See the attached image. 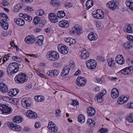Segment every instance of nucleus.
Returning a JSON list of instances; mask_svg holds the SVG:
<instances>
[{
    "instance_id": "nucleus-1",
    "label": "nucleus",
    "mask_w": 133,
    "mask_h": 133,
    "mask_svg": "<svg viewBox=\"0 0 133 133\" xmlns=\"http://www.w3.org/2000/svg\"><path fill=\"white\" fill-rule=\"evenodd\" d=\"M28 79L27 75L24 73H21L16 75L14 79L15 82L18 84L23 83L26 82Z\"/></svg>"
},
{
    "instance_id": "nucleus-2",
    "label": "nucleus",
    "mask_w": 133,
    "mask_h": 133,
    "mask_svg": "<svg viewBox=\"0 0 133 133\" xmlns=\"http://www.w3.org/2000/svg\"><path fill=\"white\" fill-rule=\"evenodd\" d=\"M47 59L49 61H55L58 60L59 57V55L55 51H49L46 54Z\"/></svg>"
},
{
    "instance_id": "nucleus-3",
    "label": "nucleus",
    "mask_w": 133,
    "mask_h": 133,
    "mask_svg": "<svg viewBox=\"0 0 133 133\" xmlns=\"http://www.w3.org/2000/svg\"><path fill=\"white\" fill-rule=\"evenodd\" d=\"M11 111V109L5 104H2L0 106V113L9 114Z\"/></svg>"
},
{
    "instance_id": "nucleus-4",
    "label": "nucleus",
    "mask_w": 133,
    "mask_h": 133,
    "mask_svg": "<svg viewBox=\"0 0 133 133\" xmlns=\"http://www.w3.org/2000/svg\"><path fill=\"white\" fill-rule=\"evenodd\" d=\"M86 64L87 67L91 69H95L97 65L96 62L92 59H90L86 62Z\"/></svg>"
},
{
    "instance_id": "nucleus-5",
    "label": "nucleus",
    "mask_w": 133,
    "mask_h": 133,
    "mask_svg": "<svg viewBox=\"0 0 133 133\" xmlns=\"http://www.w3.org/2000/svg\"><path fill=\"white\" fill-rule=\"evenodd\" d=\"M31 99L29 98H23L21 101L22 106L24 108L28 109L29 108L31 105Z\"/></svg>"
},
{
    "instance_id": "nucleus-6",
    "label": "nucleus",
    "mask_w": 133,
    "mask_h": 133,
    "mask_svg": "<svg viewBox=\"0 0 133 133\" xmlns=\"http://www.w3.org/2000/svg\"><path fill=\"white\" fill-rule=\"evenodd\" d=\"M92 14L94 17L98 19H102L104 17V13L102 10L98 9L96 11H94L92 12Z\"/></svg>"
},
{
    "instance_id": "nucleus-7",
    "label": "nucleus",
    "mask_w": 133,
    "mask_h": 133,
    "mask_svg": "<svg viewBox=\"0 0 133 133\" xmlns=\"http://www.w3.org/2000/svg\"><path fill=\"white\" fill-rule=\"evenodd\" d=\"M87 79L84 78L79 76L76 79V82L77 85L79 86L82 87L86 83Z\"/></svg>"
},
{
    "instance_id": "nucleus-8",
    "label": "nucleus",
    "mask_w": 133,
    "mask_h": 133,
    "mask_svg": "<svg viewBox=\"0 0 133 133\" xmlns=\"http://www.w3.org/2000/svg\"><path fill=\"white\" fill-rule=\"evenodd\" d=\"M8 126L11 129L15 131H19L22 128L20 126L16 124H15L12 123L10 122L8 123Z\"/></svg>"
},
{
    "instance_id": "nucleus-9",
    "label": "nucleus",
    "mask_w": 133,
    "mask_h": 133,
    "mask_svg": "<svg viewBox=\"0 0 133 133\" xmlns=\"http://www.w3.org/2000/svg\"><path fill=\"white\" fill-rule=\"evenodd\" d=\"M117 1L116 0H113L112 1H110L106 4V6L112 10H115L117 7L116 4Z\"/></svg>"
},
{
    "instance_id": "nucleus-10",
    "label": "nucleus",
    "mask_w": 133,
    "mask_h": 133,
    "mask_svg": "<svg viewBox=\"0 0 133 133\" xmlns=\"http://www.w3.org/2000/svg\"><path fill=\"white\" fill-rule=\"evenodd\" d=\"M59 51L63 54H66L68 52V47L65 45L60 44L58 46Z\"/></svg>"
},
{
    "instance_id": "nucleus-11",
    "label": "nucleus",
    "mask_w": 133,
    "mask_h": 133,
    "mask_svg": "<svg viewBox=\"0 0 133 133\" xmlns=\"http://www.w3.org/2000/svg\"><path fill=\"white\" fill-rule=\"evenodd\" d=\"M133 67L132 66L124 68L121 70V72L124 75L131 74L133 72Z\"/></svg>"
},
{
    "instance_id": "nucleus-12",
    "label": "nucleus",
    "mask_w": 133,
    "mask_h": 133,
    "mask_svg": "<svg viewBox=\"0 0 133 133\" xmlns=\"http://www.w3.org/2000/svg\"><path fill=\"white\" fill-rule=\"evenodd\" d=\"M26 115L29 118L32 119L36 118L37 117V114L30 110L27 111L26 112Z\"/></svg>"
},
{
    "instance_id": "nucleus-13",
    "label": "nucleus",
    "mask_w": 133,
    "mask_h": 133,
    "mask_svg": "<svg viewBox=\"0 0 133 133\" xmlns=\"http://www.w3.org/2000/svg\"><path fill=\"white\" fill-rule=\"evenodd\" d=\"M24 40L26 43L30 44L33 43L35 41V39L33 35H29L25 37Z\"/></svg>"
},
{
    "instance_id": "nucleus-14",
    "label": "nucleus",
    "mask_w": 133,
    "mask_h": 133,
    "mask_svg": "<svg viewBox=\"0 0 133 133\" xmlns=\"http://www.w3.org/2000/svg\"><path fill=\"white\" fill-rule=\"evenodd\" d=\"M115 61L118 64L122 65L124 63V60L123 56L121 55H118L116 56Z\"/></svg>"
},
{
    "instance_id": "nucleus-15",
    "label": "nucleus",
    "mask_w": 133,
    "mask_h": 133,
    "mask_svg": "<svg viewBox=\"0 0 133 133\" xmlns=\"http://www.w3.org/2000/svg\"><path fill=\"white\" fill-rule=\"evenodd\" d=\"M59 71L57 70H52L48 71L46 73V75L50 77H53L57 75Z\"/></svg>"
},
{
    "instance_id": "nucleus-16",
    "label": "nucleus",
    "mask_w": 133,
    "mask_h": 133,
    "mask_svg": "<svg viewBox=\"0 0 133 133\" xmlns=\"http://www.w3.org/2000/svg\"><path fill=\"white\" fill-rule=\"evenodd\" d=\"M49 18L50 21L54 23H57L58 18L56 17V15L55 13H51L49 15Z\"/></svg>"
},
{
    "instance_id": "nucleus-17",
    "label": "nucleus",
    "mask_w": 133,
    "mask_h": 133,
    "mask_svg": "<svg viewBox=\"0 0 133 133\" xmlns=\"http://www.w3.org/2000/svg\"><path fill=\"white\" fill-rule=\"evenodd\" d=\"M119 92L118 90L116 88H114L112 90L111 92V96L113 98H116L118 96Z\"/></svg>"
},
{
    "instance_id": "nucleus-18",
    "label": "nucleus",
    "mask_w": 133,
    "mask_h": 133,
    "mask_svg": "<svg viewBox=\"0 0 133 133\" xmlns=\"http://www.w3.org/2000/svg\"><path fill=\"white\" fill-rule=\"evenodd\" d=\"M129 98L128 96H125L120 97L117 101L118 103L120 104H121L126 102Z\"/></svg>"
},
{
    "instance_id": "nucleus-19",
    "label": "nucleus",
    "mask_w": 133,
    "mask_h": 133,
    "mask_svg": "<svg viewBox=\"0 0 133 133\" xmlns=\"http://www.w3.org/2000/svg\"><path fill=\"white\" fill-rule=\"evenodd\" d=\"M59 25L61 28H67L69 26V23L66 20H63L59 22Z\"/></svg>"
},
{
    "instance_id": "nucleus-20",
    "label": "nucleus",
    "mask_w": 133,
    "mask_h": 133,
    "mask_svg": "<svg viewBox=\"0 0 133 133\" xmlns=\"http://www.w3.org/2000/svg\"><path fill=\"white\" fill-rule=\"evenodd\" d=\"M87 113L89 116L92 117L94 116L95 114L96 111L95 109L91 107H89L88 108Z\"/></svg>"
},
{
    "instance_id": "nucleus-21",
    "label": "nucleus",
    "mask_w": 133,
    "mask_h": 133,
    "mask_svg": "<svg viewBox=\"0 0 133 133\" xmlns=\"http://www.w3.org/2000/svg\"><path fill=\"white\" fill-rule=\"evenodd\" d=\"M8 88L7 86L4 83H0V91L3 93L6 92L8 91Z\"/></svg>"
},
{
    "instance_id": "nucleus-22",
    "label": "nucleus",
    "mask_w": 133,
    "mask_h": 133,
    "mask_svg": "<svg viewBox=\"0 0 133 133\" xmlns=\"http://www.w3.org/2000/svg\"><path fill=\"white\" fill-rule=\"evenodd\" d=\"M9 65L11 66V68H13V70L15 72V73L19 71V67L17 63L13 62L10 63Z\"/></svg>"
},
{
    "instance_id": "nucleus-23",
    "label": "nucleus",
    "mask_w": 133,
    "mask_h": 133,
    "mask_svg": "<svg viewBox=\"0 0 133 133\" xmlns=\"http://www.w3.org/2000/svg\"><path fill=\"white\" fill-rule=\"evenodd\" d=\"M44 39V37L42 35H41L37 37L35 39V41L37 45L41 46L43 44V40Z\"/></svg>"
},
{
    "instance_id": "nucleus-24",
    "label": "nucleus",
    "mask_w": 133,
    "mask_h": 133,
    "mask_svg": "<svg viewBox=\"0 0 133 133\" xmlns=\"http://www.w3.org/2000/svg\"><path fill=\"white\" fill-rule=\"evenodd\" d=\"M70 69L68 66L64 67L61 73V75L62 76L64 77L66 75L69 73Z\"/></svg>"
},
{
    "instance_id": "nucleus-25",
    "label": "nucleus",
    "mask_w": 133,
    "mask_h": 133,
    "mask_svg": "<svg viewBox=\"0 0 133 133\" xmlns=\"http://www.w3.org/2000/svg\"><path fill=\"white\" fill-rule=\"evenodd\" d=\"M14 21L17 25L19 26H23L25 24L24 20L21 18H15L14 19Z\"/></svg>"
},
{
    "instance_id": "nucleus-26",
    "label": "nucleus",
    "mask_w": 133,
    "mask_h": 133,
    "mask_svg": "<svg viewBox=\"0 0 133 133\" xmlns=\"http://www.w3.org/2000/svg\"><path fill=\"white\" fill-rule=\"evenodd\" d=\"M88 38L91 41H95L97 38L98 36L96 34L94 35L93 32H91L89 34Z\"/></svg>"
},
{
    "instance_id": "nucleus-27",
    "label": "nucleus",
    "mask_w": 133,
    "mask_h": 133,
    "mask_svg": "<svg viewBox=\"0 0 133 133\" xmlns=\"http://www.w3.org/2000/svg\"><path fill=\"white\" fill-rule=\"evenodd\" d=\"M89 55V53L86 50H83L81 52V56L83 59H85L88 57Z\"/></svg>"
},
{
    "instance_id": "nucleus-28",
    "label": "nucleus",
    "mask_w": 133,
    "mask_h": 133,
    "mask_svg": "<svg viewBox=\"0 0 133 133\" xmlns=\"http://www.w3.org/2000/svg\"><path fill=\"white\" fill-rule=\"evenodd\" d=\"M13 121L17 123H19L23 121V118L19 116H17L14 117L13 119Z\"/></svg>"
},
{
    "instance_id": "nucleus-29",
    "label": "nucleus",
    "mask_w": 133,
    "mask_h": 133,
    "mask_svg": "<svg viewBox=\"0 0 133 133\" xmlns=\"http://www.w3.org/2000/svg\"><path fill=\"white\" fill-rule=\"evenodd\" d=\"M73 29L75 30V32L77 34H81L82 32L81 29L77 25H75Z\"/></svg>"
},
{
    "instance_id": "nucleus-30",
    "label": "nucleus",
    "mask_w": 133,
    "mask_h": 133,
    "mask_svg": "<svg viewBox=\"0 0 133 133\" xmlns=\"http://www.w3.org/2000/svg\"><path fill=\"white\" fill-rule=\"evenodd\" d=\"M11 66L9 65L7 68V71L8 75H11L12 74L15 73V72L14 71L13 68H11Z\"/></svg>"
},
{
    "instance_id": "nucleus-31",
    "label": "nucleus",
    "mask_w": 133,
    "mask_h": 133,
    "mask_svg": "<svg viewBox=\"0 0 133 133\" xmlns=\"http://www.w3.org/2000/svg\"><path fill=\"white\" fill-rule=\"evenodd\" d=\"M123 46L126 49H130L132 47V44L129 42H128L124 43L123 44Z\"/></svg>"
},
{
    "instance_id": "nucleus-32",
    "label": "nucleus",
    "mask_w": 133,
    "mask_h": 133,
    "mask_svg": "<svg viewBox=\"0 0 133 133\" xmlns=\"http://www.w3.org/2000/svg\"><path fill=\"white\" fill-rule=\"evenodd\" d=\"M1 26L4 29L7 30L8 29L9 27L8 24L5 21L1 20Z\"/></svg>"
},
{
    "instance_id": "nucleus-33",
    "label": "nucleus",
    "mask_w": 133,
    "mask_h": 133,
    "mask_svg": "<svg viewBox=\"0 0 133 133\" xmlns=\"http://www.w3.org/2000/svg\"><path fill=\"white\" fill-rule=\"evenodd\" d=\"M124 30L125 32L131 33L132 32V27L130 24H129L124 28Z\"/></svg>"
},
{
    "instance_id": "nucleus-34",
    "label": "nucleus",
    "mask_w": 133,
    "mask_h": 133,
    "mask_svg": "<svg viewBox=\"0 0 133 133\" xmlns=\"http://www.w3.org/2000/svg\"><path fill=\"white\" fill-rule=\"evenodd\" d=\"M45 98L43 96H36L35 97V99L36 101L41 102L45 100Z\"/></svg>"
},
{
    "instance_id": "nucleus-35",
    "label": "nucleus",
    "mask_w": 133,
    "mask_h": 133,
    "mask_svg": "<svg viewBox=\"0 0 133 133\" xmlns=\"http://www.w3.org/2000/svg\"><path fill=\"white\" fill-rule=\"evenodd\" d=\"M93 4V2L92 0H88L86 2L85 5L88 9L91 7Z\"/></svg>"
},
{
    "instance_id": "nucleus-36",
    "label": "nucleus",
    "mask_w": 133,
    "mask_h": 133,
    "mask_svg": "<svg viewBox=\"0 0 133 133\" xmlns=\"http://www.w3.org/2000/svg\"><path fill=\"white\" fill-rule=\"evenodd\" d=\"M57 16L59 18H62L64 17L66 15L64 11L61 10L58 11L57 14Z\"/></svg>"
},
{
    "instance_id": "nucleus-37",
    "label": "nucleus",
    "mask_w": 133,
    "mask_h": 133,
    "mask_svg": "<svg viewBox=\"0 0 133 133\" xmlns=\"http://www.w3.org/2000/svg\"><path fill=\"white\" fill-rule=\"evenodd\" d=\"M125 4L127 7L133 11V3L129 0L126 1Z\"/></svg>"
},
{
    "instance_id": "nucleus-38",
    "label": "nucleus",
    "mask_w": 133,
    "mask_h": 133,
    "mask_svg": "<svg viewBox=\"0 0 133 133\" xmlns=\"http://www.w3.org/2000/svg\"><path fill=\"white\" fill-rule=\"evenodd\" d=\"M22 17L25 20L28 21L29 22L32 19V17L29 15L26 14H22Z\"/></svg>"
},
{
    "instance_id": "nucleus-39",
    "label": "nucleus",
    "mask_w": 133,
    "mask_h": 133,
    "mask_svg": "<svg viewBox=\"0 0 133 133\" xmlns=\"http://www.w3.org/2000/svg\"><path fill=\"white\" fill-rule=\"evenodd\" d=\"M78 120L80 123H83L85 121V117L83 115H80L79 116L78 118Z\"/></svg>"
},
{
    "instance_id": "nucleus-40",
    "label": "nucleus",
    "mask_w": 133,
    "mask_h": 133,
    "mask_svg": "<svg viewBox=\"0 0 133 133\" xmlns=\"http://www.w3.org/2000/svg\"><path fill=\"white\" fill-rule=\"evenodd\" d=\"M87 124L89 126L92 127L95 125V123L93 120L89 118L87 120Z\"/></svg>"
},
{
    "instance_id": "nucleus-41",
    "label": "nucleus",
    "mask_w": 133,
    "mask_h": 133,
    "mask_svg": "<svg viewBox=\"0 0 133 133\" xmlns=\"http://www.w3.org/2000/svg\"><path fill=\"white\" fill-rule=\"evenodd\" d=\"M109 66L113 67L115 66V63L114 59L112 58H109L107 60Z\"/></svg>"
},
{
    "instance_id": "nucleus-42",
    "label": "nucleus",
    "mask_w": 133,
    "mask_h": 133,
    "mask_svg": "<svg viewBox=\"0 0 133 133\" xmlns=\"http://www.w3.org/2000/svg\"><path fill=\"white\" fill-rule=\"evenodd\" d=\"M97 27L99 29H103L104 27L103 25L101 22L98 21L95 22Z\"/></svg>"
},
{
    "instance_id": "nucleus-43",
    "label": "nucleus",
    "mask_w": 133,
    "mask_h": 133,
    "mask_svg": "<svg viewBox=\"0 0 133 133\" xmlns=\"http://www.w3.org/2000/svg\"><path fill=\"white\" fill-rule=\"evenodd\" d=\"M0 17L2 20L4 21H6L9 18L5 14L3 13H1L0 14Z\"/></svg>"
},
{
    "instance_id": "nucleus-44",
    "label": "nucleus",
    "mask_w": 133,
    "mask_h": 133,
    "mask_svg": "<svg viewBox=\"0 0 133 133\" xmlns=\"http://www.w3.org/2000/svg\"><path fill=\"white\" fill-rule=\"evenodd\" d=\"M95 80L96 82L100 84L103 83L105 82V81L103 78L96 77L95 78Z\"/></svg>"
},
{
    "instance_id": "nucleus-45",
    "label": "nucleus",
    "mask_w": 133,
    "mask_h": 133,
    "mask_svg": "<svg viewBox=\"0 0 133 133\" xmlns=\"http://www.w3.org/2000/svg\"><path fill=\"white\" fill-rule=\"evenodd\" d=\"M102 94H99L97 96V102L99 103H102L103 101V97Z\"/></svg>"
},
{
    "instance_id": "nucleus-46",
    "label": "nucleus",
    "mask_w": 133,
    "mask_h": 133,
    "mask_svg": "<svg viewBox=\"0 0 133 133\" xmlns=\"http://www.w3.org/2000/svg\"><path fill=\"white\" fill-rule=\"evenodd\" d=\"M35 13L37 15L41 16L44 14V12L43 10L40 9L36 11Z\"/></svg>"
},
{
    "instance_id": "nucleus-47",
    "label": "nucleus",
    "mask_w": 133,
    "mask_h": 133,
    "mask_svg": "<svg viewBox=\"0 0 133 133\" xmlns=\"http://www.w3.org/2000/svg\"><path fill=\"white\" fill-rule=\"evenodd\" d=\"M13 60L17 62H21L22 61L21 59L17 56H15L12 57Z\"/></svg>"
},
{
    "instance_id": "nucleus-48",
    "label": "nucleus",
    "mask_w": 133,
    "mask_h": 133,
    "mask_svg": "<svg viewBox=\"0 0 133 133\" xmlns=\"http://www.w3.org/2000/svg\"><path fill=\"white\" fill-rule=\"evenodd\" d=\"M56 126L57 125L54 124L53 122H50L48 123V128H49V130H50L51 128Z\"/></svg>"
},
{
    "instance_id": "nucleus-49",
    "label": "nucleus",
    "mask_w": 133,
    "mask_h": 133,
    "mask_svg": "<svg viewBox=\"0 0 133 133\" xmlns=\"http://www.w3.org/2000/svg\"><path fill=\"white\" fill-rule=\"evenodd\" d=\"M40 18L37 16L35 17L33 20V22L35 25H37L40 21Z\"/></svg>"
},
{
    "instance_id": "nucleus-50",
    "label": "nucleus",
    "mask_w": 133,
    "mask_h": 133,
    "mask_svg": "<svg viewBox=\"0 0 133 133\" xmlns=\"http://www.w3.org/2000/svg\"><path fill=\"white\" fill-rule=\"evenodd\" d=\"M19 92V90L17 89H14L11 91V93L14 96L16 95Z\"/></svg>"
},
{
    "instance_id": "nucleus-51",
    "label": "nucleus",
    "mask_w": 133,
    "mask_h": 133,
    "mask_svg": "<svg viewBox=\"0 0 133 133\" xmlns=\"http://www.w3.org/2000/svg\"><path fill=\"white\" fill-rule=\"evenodd\" d=\"M132 117V114H131L129 115L127 117V121H128L129 122L131 123L133 122Z\"/></svg>"
},
{
    "instance_id": "nucleus-52",
    "label": "nucleus",
    "mask_w": 133,
    "mask_h": 133,
    "mask_svg": "<svg viewBox=\"0 0 133 133\" xmlns=\"http://www.w3.org/2000/svg\"><path fill=\"white\" fill-rule=\"evenodd\" d=\"M51 3L53 6H58L59 4L57 0H52Z\"/></svg>"
},
{
    "instance_id": "nucleus-53",
    "label": "nucleus",
    "mask_w": 133,
    "mask_h": 133,
    "mask_svg": "<svg viewBox=\"0 0 133 133\" xmlns=\"http://www.w3.org/2000/svg\"><path fill=\"white\" fill-rule=\"evenodd\" d=\"M78 103V101L75 100H74L71 101L70 102V104H68V106H69L70 105H72L74 106L77 104Z\"/></svg>"
},
{
    "instance_id": "nucleus-54",
    "label": "nucleus",
    "mask_w": 133,
    "mask_h": 133,
    "mask_svg": "<svg viewBox=\"0 0 133 133\" xmlns=\"http://www.w3.org/2000/svg\"><path fill=\"white\" fill-rule=\"evenodd\" d=\"M72 4L70 2H67L64 4V6L66 8L71 7L72 6Z\"/></svg>"
},
{
    "instance_id": "nucleus-55",
    "label": "nucleus",
    "mask_w": 133,
    "mask_h": 133,
    "mask_svg": "<svg viewBox=\"0 0 133 133\" xmlns=\"http://www.w3.org/2000/svg\"><path fill=\"white\" fill-rule=\"evenodd\" d=\"M21 6H19V5H16L14 8H13V10H14V12H18L20 10L18 8V7ZM22 6V5H21V7Z\"/></svg>"
},
{
    "instance_id": "nucleus-56",
    "label": "nucleus",
    "mask_w": 133,
    "mask_h": 133,
    "mask_svg": "<svg viewBox=\"0 0 133 133\" xmlns=\"http://www.w3.org/2000/svg\"><path fill=\"white\" fill-rule=\"evenodd\" d=\"M58 129V127L56 126L51 128L49 131L52 132H56L57 131Z\"/></svg>"
},
{
    "instance_id": "nucleus-57",
    "label": "nucleus",
    "mask_w": 133,
    "mask_h": 133,
    "mask_svg": "<svg viewBox=\"0 0 133 133\" xmlns=\"http://www.w3.org/2000/svg\"><path fill=\"white\" fill-rule=\"evenodd\" d=\"M127 38L129 41L133 43V36L128 35L127 36Z\"/></svg>"
},
{
    "instance_id": "nucleus-58",
    "label": "nucleus",
    "mask_w": 133,
    "mask_h": 133,
    "mask_svg": "<svg viewBox=\"0 0 133 133\" xmlns=\"http://www.w3.org/2000/svg\"><path fill=\"white\" fill-rule=\"evenodd\" d=\"M107 131L108 129L107 128L104 129L103 128L99 130V131L101 133H107Z\"/></svg>"
},
{
    "instance_id": "nucleus-59",
    "label": "nucleus",
    "mask_w": 133,
    "mask_h": 133,
    "mask_svg": "<svg viewBox=\"0 0 133 133\" xmlns=\"http://www.w3.org/2000/svg\"><path fill=\"white\" fill-rule=\"evenodd\" d=\"M41 125L39 122H36L35 123V127L36 128H38L41 127Z\"/></svg>"
},
{
    "instance_id": "nucleus-60",
    "label": "nucleus",
    "mask_w": 133,
    "mask_h": 133,
    "mask_svg": "<svg viewBox=\"0 0 133 133\" xmlns=\"http://www.w3.org/2000/svg\"><path fill=\"white\" fill-rule=\"evenodd\" d=\"M97 59L99 61H105V59L103 57L100 56L97 57Z\"/></svg>"
},
{
    "instance_id": "nucleus-61",
    "label": "nucleus",
    "mask_w": 133,
    "mask_h": 133,
    "mask_svg": "<svg viewBox=\"0 0 133 133\" xmlns=\"http://www.w3.org/2000/svg\"><path fill=\"white\" fill-rule=\"evenodd\" d=\"M56 115L57 116H60L61 114V111L60 109H58L56 110Z\"/></svg>"
},
{
    "instance_id": "nucleus-62",
    "label": "nucleus",
    "mask_w": 133,
    "mask_h": 133,
    "mask_svg": "<svg viewBox=\"0 0 133 133\" xmlns=\"http://www.w3.org/2000/svg\"><path fill=\"white\" fill-rule=\"evenodd\" d=\"M2 4L4 6H5L6 5H8L9 4L7 1L6 0L3 1L2 3Z\"/></svg>"
},
{
    "instance_id": "nucleus-63",
    "label": "nucleus",
    "mask_w": 133,
    "mask_h": 133,
    "mask_svg": "<svg viewBox=\"0 0 133 133\" xmlns=\"http://www.w3.org/2000/svg\"><path fill=\"white\" fill-rule=\"evenodd\" d=\"M70 44L69 45H70L71 44H74L76 43V41L75 39H71L70 43Z\"/></svg>"
},
{
    "instance_id": "nucleus-64",
    "label": "nucleus",
    "mask_w": 133,
    "mask_h": 133,
    "mask_svg": "<svg viewBox=\"0 0 133 133\" xmlns=\"http://www.w3.org/2000/svg\"><path fill=\"white\" fill-rule=\"evenodd\" d=\"M127 106L129 108H133V103H131L130 104H128Z\"/></svg>"
}]
</instances>
